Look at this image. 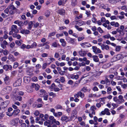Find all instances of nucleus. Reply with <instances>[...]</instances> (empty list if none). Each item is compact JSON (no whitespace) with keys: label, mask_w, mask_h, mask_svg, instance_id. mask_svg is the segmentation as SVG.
I'll return each mask as SVG.
<instances>
[{"label":"nucleus","mask_w":127,"mask_h":127,"mask_svg":"<svg viewBox=\"0 0 127 127\" xmlns=\"http://www.w3.org/2000/svg\"><path fill=\"white\" fill-rule=\"evenodd\" d=\"M9 103V100H6L2 103L1 106L0 107V109H2V112H4L6 110V107Z\"/></svg>","instance_id":"nucleus-1"},{"label":"nucleus","mask_w":127,"mask_h":127,"mask_svg":"<svg viewBox=\"0 0 127 127\" xmlns=\"http://www.w3.org/2000/svg\"><path fill=\"white\" fill-rule=\"evenodd\" d=\"M66 40L68 43L73 44H76L77 43L76 39L75 38H72L69 37H67L66 38Z\"/></svg>","instance_id":"nucleus-2"},{"label":"nucleus","mask_w":127,"mask_h":127,"mask_svg":"<svg viewBox=\"0 0 127 127\" xmlns=\"http://www.w3.org/2000/svg\"><path fill=\"white\" fill-rule=\"evenodd\" d=\"M77 111L76 109H74L71 112V119L72 120L76 118L77 116Z\"/></svg>","instance_id":"nucleus-3"},{"label":"nucleus","mask_w":127,"mask_h":127,"mask_svg":"<svg viewBox=\"0 0 127 127\" xmlns=\"http://www.w3.org/2000/svg\"><path fill=\"white\" fill-rule=\"evenodd\" d=\"M9 13L10 14L13 15L14 13V10L16 9L15 7L13 5L12 3H11L9 5Z\"/></svg>","instance_id":"nucleus-4"},{"label":"nucleus","mask_w":127,"mask_h":127,"mask_svg":"<svg viewBox=\"0 0 127 127\" xmlns=\"http://www.w3.org/2000/svg\"><path fill=\"white\" fill-rule=\"evenodd\" d=\"M12 89L11 88V87L9 86H7L4 89V90H2L1 91V93L2 94H3V92L5 91L6 92V93L7 94H9V93L11 91Z\"/></svg>","instance_id":"nucleus-5"},{"label":"nucleus","mask_w":127,"mask_h":127,"mask_svg":"<svg viewBox=\"0 0 127 127\" xmlns=\"http://www.w3.org/2000/svg\"><path fill=\"white\" fill-rule=\"evenodd\" d=\"M80 45L83 48H87L91 46V45L88 42H85L81 43Z\"/></svg>","instance_id":"nucleus-6"},{"label":"nucleus","mask_w":127,"mask_h":127,"mask_svg":"<svg viewBox=\"0 0 127 127\" xmlns=\"http://www.w3.org/2000/svg\"><path fill=\"white\" fill-rule=\"evenodd\" d=\"M92 49L93 52L95 54H97L101 52V51L96 46H93L92 47Z\"/></svg>","instance_id":"nucleus-7"},{"label":"nucleus","mask_w":127,"mask_h":127,"mask_svg":"<svg viewBox=\"0 0 127 127\" xmlns=\"http://www.w3.org/2000/svg\"><path fill=\"white\" fill-rule=\"evenodd\" d=\"M11 30L16 33H18L19 31L18 29L17 28V27L15 25H13L12 26Z\"/></svg>","instance_id":"nucleus-8"},{"label":"nucleus","mask_w":127,"mask_h":127,"mask_svg":"<svg viewBox=\"0 0 127 127\" xmlns=\"http://www.w3.org/2000/svg\"><path fill=\"white\" fill-rule=\"evenodd\" d=\"M19 120L18 118H15L12 119L10 122V124L12 126H15L18 123V120Z\"/></svg>","instance_id":"nucleus-9"},{"label":"nucleus","mask_w":127,"mask_h":127,"mask_svg":"<svg viewBox=\"0 0 127 127\" xmlns=\"http://www.w3.org/2000/svg\"><path fill=\"white\" fill-rule=\"evenodd\" d=\"M32 88L33 87L32 86V84L31 85H27L26 87L27 91L29 93H31L33 92Z\"/></svg>","instance_id":"nucleus-10"},{"label":"nucleus","mask_w":127,"mask_h":127,"mask_svg":"<svg viewBox=\"0 0 127 127\" xmlns=\"http://www.w3.org/2000/svg\"><path fill=\"white\" fill-rule=\"evenodd\" d=\"M13 110L12 108L11 107L9 108L8 109V111L6 112V114L7 115L11 116L13 115L12 112V111Z\"/></svg>","instance_id":"nucleus-11"},{"label":"nucleus","mask_w":127,"mask_h":127,"mask_svg":"<svg viewBox=\"0 0 127 127\" xmlns=\"http://www.w3.org/2000/svg\"><path fill=\"white\" fill-rule=\"evenodd\" d=\"M21 79H19L13 85L15 87L19 86L21 85Z\"/></svg>","instance_id":"nucleus-12"},{"label":"nucleus","mask_w":127,"mask_h":127,"mask_svg":"<svg viewBox=\"0 0 127 127\" xmlns=\"http://www.w3.org/2000/svg\"><path fill=\"white\" fill-rule=\"evenodd\" d=\"M75 95V96L76 97H79V96L81 98H82L84 96V94L82 93L80 91L77 94H76Z\"/></svg>","instance_id":"nucleus-13"},{"label":"nucleus","mask_w":127,"mask_h":127,"mask_svg":"<svg viewBox=\"0 0 127 127\" xmlns=\"http://www.w3.org/2000/svg\"><path fill=\"white\" fill-rule=\"evenodd\" d=\"M8 59L12 62H14L15 61L16 59L11 54H10L8 57Z\"/></svg>","instance_id":"nucleus-14"},{"label":"nucleus","mask_w":127,"mask_h":127,"mask_svg":"<svg viewBox=\"0 0 127 127\" xmlns=\"http://www.w3.org/2000/svg\"><path fill=\"white\" fill-rule=\"evenodd\" d=\"M58 13L61 15H64L65 13V10L62 8L59 9L58 11Z\"/></svg>","instance_id":"nucleus-15"},{"label":"nucleus","mask_w":127,"mask_h":127,"mask_svg":"<svg viewBox=\"0 0 127 127\" xmlns=\"http://www.w3.org/2000/svg\"><path fill=\"white\" fill-rule=\"evenodd\" d=\"M12 68V66L9 65H4L3 67V68L6 71H7L8 69L11 70Z\"/></svg>","instance_id":"nucleus-16"},{"label":"nucleus","mask_w":127,"mask_h":127,"mask_svg":"<svg viewBox=\"0 0 127 127\" xmlns=\"http://www.w3.org/2000/svg\"><path fill=\"white\" fill-rule=\"evenodd\" d=\"M79 53L80 56L84 57L85 56L87 52L86 51L81 50L79 51Z\"/></svg>","instance_id":"nucleus-17"},{"label":"nucleus","mask_w":127,"mask_h":127,"mask_svg":"<svg viewBox=\"0 0 127 127\" xmlns=\"http://www.w3.org/2000/svg\"><path fill=\"white\" fill-rule=\"evenodd\" d=\"M32 86L33 88H35V90L37 91L39 88L40 86L38 84H35L34 83H32Z\"/></svg>","instance_id":"nucleus-18"},{"label":"nucleus","mask_w":127,"mask_h":127,"mask_svg":"<svg viewBox=\"0 0 127 127\" xmlns=\"http://www.w3.org/2000/svg\"><path fill=\"white\" fill-rule=\"evenodd\" d=\"M20 110L19 109H17L16 110H13L12 112L13 115L14 117H15L18 114L20 113Z\"/></svg>","instance_id":"nucleus-19"},{"label":"nucleus","mask_w":127,"mask_h":127,"mask_svg":"<svg viewBox=\"0 0 127 127\" xmlns=\"http://www.w3.org/2000/svg\"><path fill=\"white\" fill-rule=\"evenodd\" d=\"M118 100L120 102V103H119V104L122 103H123L125 101L124 99L123 98V96L121 95H119L118 96Z\"/></svg>","instance_id":"nucleus-20"},{"label":"nucleus","mask_w":127,"mask_h":127,"mask_svg":"<svg viewBox=\"0 0 127 127\" xmlns=\"http://www.w3.org/2000/svg\"><path fill=\"white\" fill-rule=\"evenodd\" d=\"M101 95L100 94H99L98 95L96 94H90L89 95V96L90 97H99Z\"/></svg>","instance_id":"nucleus-21"},{"label":"nucleus","mask_w":127,"mask_h":127,"mask_svg":"<svg viewBox=\"0 0 127 127\" xmlns=\"http://www.w3.org/2000/svg\"><path fill=\"white\" fill-rule=\"evenodd\" d=\"M4 81L6 84H8L9 83L10 80L8 76H6L4 78Z\"/></svg>","instance_id":"nucleus-22"},{"label":"nucleus","mask_w":127,"mask_h":127,"mask_svg":"<svg viewBox=\"0 0 127 127\" xmlns=\"http://www.w3.org/2000/svg\"><path fill=\"white\" fill-rule=\"evenodd\" d=\"M68 117L65 116H63L61 119V120L62 121H65L67 122L68 121Z\"/></svg>","instance_id":"nucleus-23"},{"label":"nucleus","mask_w":127,"mask_h":127,"mask_svg":"<svg viewBox=\"0 0 127 127\" xmlns=\"http://www.w3.org/2000/svg\"><path fill=\"white\" fill-rule=\"evenodd\" d=\"M122 57V55L120 54H119L114 57V59H115L117 61L120 60Z\"/></svg>","instance_id":"nucleus-24"},{"label":"nucleus","mask_w":127,"mask_h":127,"mask_svg":"<svg viewBox=\"0 0 127 127\" xmlns=\"http://www.w3.org/2000/svg\"><path fill=\"white\" fill-rule=\"evenodd\" d=\"M94 61L96 62H99V59L97 56L94 55L92 56Z\"/></svg>","instance_id":"nucleus-25"},{"label":"nucleus","mask_w":127,"mask_h":127,"mask_svg":"<svg viewBox=\"0 0 127 127\" xmlns=\"http://www.w3.org/2000/svg\"><path fill=\"white\" fill-rule=\"evenodd\" d=\"M30 80V78L28 77L25 76L24 77V81L25 83H28Z\"/></svg>","instance_id":"nucleus-26"},{"label":"nucleus","mask_w":127,"mask_h":127,"mask_svg":"<svg viewBox=\"0 0 127 127\" xmlns=\"http://www.w3.org/2000/svg\"><path fill=\"white\" fill-rule=\"evenodd\" d=\"M70 77L72 79H77L79 78V76L78 75H74V74H71L70 75Z\"/></svg>","instance_id":"nucleus-27"},{"label":"nucleus","mask_w":127,"mask_h":127,"mask_svg":"<svg viewBox=\"0 0 127 127\" xmlns=\"http://www.w3.org/2000/svg\"><path fill=\"white\" fill-rule=\"evenodd\" d=\"M32 22L30 21L28 23V29L30 30L31 29L32 27Z\"/></svg>","instance_id":"nucleus-28"},{"label":"nucleus","mask_w":127,"mask_h":127,"mask_svg":"<svg viewBox=\"0 0 127 127\" xmlns=\"http://www.w3.org/2000/svg\"><path fill=\"white\" fill-rule=\"evenodd\" d=\"M12 36L13 37L16 38L18 39H19L21 37V36L20 35L16 33H13Z\"/></svg>","instance_id":"nucleus-29"},{"label":"nucleus","mask_w":127,"mask_h":127,"mask_svg":"<svg viewBox=\"0 0 127 127\" xmlns=\"http://www.w3.org/2000/svg\"><path fill=\"white\" fill-rule=\"evenodd\" d=\"M111 66V64L110 63H108L106 64H105L103 65L102 66V67L103 68L105 69Z\"/></svg>","instance_id":"nucleus-30"},{"label":"nucleus","mask_w":127,"mask_h":127,"mask_svg":"<svg viewBox=\"0 0 127 127\" xmlns=\"http://www.w3.org/2000/svg\"><path fill=\"white\" fill-rule=\"evenodd\" d=\"M66 2V1L64 2V0H60L58 2V3L59 5H64Z\"/></svg>","instance_id":"nucleus-31"},{"label":"nucleus","mask_w":127,"mask_h":127,"mask_svg":"<svg viewBox=\"0 0 127 127\" xmlns=\"http://www.w3.org/2000/svg\"><path fill=\"white\" fill-rule=\"evenodd\" d=\"M77 3V0H72L71 1V4L72 6H75L76 5Z\"/></svg>","instance_id":"nucleus-32"},{"label":"nucleus","mask_w":127,"mask_h":127,"mask_svg":"<svg viewBox=\"0 0 127 127\" xmlns=\"http://www.w3.org/2000/svg\"><path fill=\"white\" fill-rule=\"evenodd\" d=\"M22 42V40H16L15 41V43L17 45L20 46Z\"/></svg>","instance_id":"nucleus-33"},{"label":"nucleus","mask_w":127,"mask_h":127,"mask_svg":"<svg viewBox=\"0 0 127 127\" xmlns=\"http://www.w3.org/2000/svg\"><path fill=\"white\" fill-rule=\"evenodd\" d=\"M113 100L118 104H119V103H120V102L116 96H115L113 97Z\"/></svg>","instance_id":"nucleus-34"},{"label":"nucleus","mask_w":127,"mask_h":127,"mask_svg":"<svg viewBox=\"0 0 127 127\" xmlns=\"http://www.w3.org/2000/svg\"><path fill=\"white\" fill-rule=\"evenodd\" d=\"M4 112H2V109H0V119L3 118L4 115L3 113Z\"/></svg>","instance_id":"nucleus-35"},{"label":"nucleus","mask_w":127,"mask_h":127,"mask_svg":"<svg viewBox=\"0 0 127 127\" xmlns=\"http://www.w3.org/2000/svg\"><path fill=\"white\" fill-rule=\"evenodd\" d=\"M104 110L105 114H106V115H110L111 113L109 112V110L108 109L106 108Z\"/></svg>","instance_id":"nucleus-36"},{"label":"nucleus","mask_w":127,"mask_h":127,"mask_svg":"<svg viewBox=\"0 0 127 127\" xmlns=\"http://www.w3.org/2000/svg\"><path fill=\"white\" fill-rule=\"evenodd\" d=\"M121 46H116L115 48V50L116 52H119L120 51Z\"/></svg>","instance_id":"nucleus-37"},{"label":"nucleus","mask_w":127,"mask_h":127,"mask_svg":"<svg viewBox=\"0 0 127 127\" xmlns=\"http://www.w3.org/2000/svg\"><path fill=\"white\" fill-rule=\"evenodd\" d=\"M83 16V14H80L79 16H76L75 17V20H78V19H79L81 18Z\"/></svg>","instance_id":"nucleus-38"},{"label":"nucleus","mask_w":127,"mask_h":127,"mask_svg":"<svg viewBox=\"0 0 127 127\" xmlns=\"http://www.w3.org/2000/svg\"><path fill=\"white\" fill-rule=\"evenodd\" d=\"M40 94L42 95L41 96H44L45 95L46 92L45 91L43 90H40Z\"/></svg>","instance_id":"nucleus-39"},{"label":"nucleus","mask_w":127,"mask_h":127,"mask_svg":"<svg viewBox=\"0 0 127 127\" xmlns=\"http://www.w3.org/2000/svg\"><path fill=\"white\" fill-rule=\"evenodd\" d=\"M9 5L4 10V12L7 14H8L9 12Z\"/></svg>","instance_id":"nucleus-40"},{"label":"nucleus","mask_w":127,"mask_h":127,"mask_svg":"<svg viewBox=\"0 0 127 127\" xmlns=\"http://www.w3.org/2000/svg\"><path fill=\"white\" fill-rule=\"evenodd\" d=\"M112 89L110 87H108L107 89V92L108 94H110L112 92Z\"/></svg>","instance_id":"nucleus-41"},{"label":"nucleus","mask_w":127,"mask_h":127,"mask_svg":"<svg viewBox=\"0 0 127 127\" xmlns=\"http://www.w3.org/2000/svg\"><path fill=\"white\" fill-rule=\"evenodd\" d=\"M37 45V43L35 42H33L31 45L32 48H35Z\"/></svg>","instance_id":"nucleus-42"},{"label":"nucleus","mask_w":127,"mask_h":127,"mask_svg":"<svg viewBox=\"0 0 127 127\" xmlns=\"http://www.w3.org/2000/svg\"><path fill=\"white\" fill-rule=\"evenodd\" d=\"M75 27L77 30L79 31H81L83 30V29L82 28L79 27L78 26L75 25Z\"/></svg>","instance_id":"nucleus-43"},{"label":"nucleus","mask_w":127,"mask_h":127,"mask_svg":"<svg viewBox=\"0 0 127 127\" xmlns=\"http://www.w3.org/2000/svg\"><path fill=\"white\" fill-rule=\"evenodd\" d=\"M49 95L50 96H52L53 97H55L56 96V94L52 92H51L49 93Z\"/></svg>","instance_id":"nucleus-44"},{"label":"nucleus","mask_w":127,"mask_h":127,"mask_svg":"<svg viewBox=\"0 0 127 127\" xmlns=\"http://www.w3.org/2000/svg\"><path fill=\"white\" fill-rule=\"evenodd\" d=\"M54 120V121L52 123V124H55L57 125H60V123L59 121H56V119H55V120Z\"/></svg>","instance_id":"nucleus-45"},{"label":"nucleus","mask_w":127,"mask_h":127,"mask_svg":"<svg viewBox=\"0 0 127 127\" xmlns=\"http://www.w3.org/2000/svg\"><path fill=\"white\" fill-rule=\"evenodd\" d=\"M49 119L50 121H52V123L54 121L55 119L54 118V117L52 116H50L49 117Z\"/></svg>","instance_id":"nucleus-46"},{"label":"nucleus","mask_w":127,"mask_h":127,"mask_svg":"<svg viewBox=\"0 0 127 127\" xmlns=\"http://www.w3.org/2000/svg\"><path fill=\"white\" fill-rule=\"evenodd\" d=\"M88 90L87 88L86 87H84L81 90V91L84 92H86Z\"/></svg>","instance_id":"nucleus-47"},{"label":"nucleus","mask_w":127,"mask_h":127,"mask_svg":"<svg viewBox=\"0 0 127 127\" xmlns=\"http://www.w3.org/2000/svg\"><path fill=\"white\" fill-rule=\"evenodd\" d=\"M39 23L38 22H37L35 24H33V27L35 28H37L39 26Z\"/></svg>","instance_id":"nucleus-48"},{"label":"nucleus","mask_w":127,"mask_h":127,"mask_svg":"<svg viewBox=\"0 0 127 127\" xmlns=\"http://www.w3.org/2000/svg\"><path fill=\"white\" fill-rule=\"evenodd\" d=\"M116 88L117 89L118 91L120 92V93H119V94H122V90L121 89L120 87L119 86H116Z\"/></svg>","instance_id":"nucleus-49"},{"label":"nucleus","mask_w":127,"mask_h":127,"mask_svg":"<svg viewBox=\"0 0 127 127\" xmlns=\"http://www.w3.org/2000/svg\"><path fill=\"white\" fill-rule=\"evenodd\" d=\"M50 12L49 11H47L45 13V16L46 17H48L50 16Z\"/></svg>","instance_id":"nucleus-50"},{"label":"nucleus","mask_w":127,"mask_h":127,"mask_svg":"<svg viewBox=\"0 0 127 127\" xmlns=\"http://www.w3.org/2000/svg\"><path fill=\"white\" fill-rule=\"evenodd\" d=\"M47 65V64L46 63H45L43 64L42 66V69H45L46 68Z\"/></svg>","instance_id":"nucleus-51"},{"label":"nucleus","mask_w":127,"mask_h":127,"mask_svg":"<svg viewBox=\"0 0 127 127\" xmlns=\"http://www.w3.org/2000/svg\"><path fill=\"white\" fill-rule=\"evenodd\" d=\"M110 35L109 34H108L106 35H104L103 37L104 38L108 39L110 37Z\"/></svg>","instance_id":"nucleus-52"},{"label":"nucleus","mask_w":127,"mask_h":127,"mask_svg":"<svg viewBox=\"0 0 127 127\" xmlns=\"http://www.w3.org/2000/svg\"><path fill=\"white\" fill-rule=\"evenodd\" d=\"M3 54L4 55L6 56L7 55L8 53V51H7L6 50H5L3 51Z\"/></svg>","instance_id":"nucleus-53"},{"label":"nucleus","mask_w":127,"mask_h":127,"mask_svg":"<svg viewBox=\"0 0 127 127\" xmlns=\"http://www.w3.org/2000/svg\"><path fill=\"white\" fill-rule=\"evenodd\" d=\"M84 39V37L83 36L79 37L78 38V40L79 41H80Z\"/></svg>","instance_id":"nucleus-54"},{"label":"nucleus","mask_w":127,"mask_h":127,"mask_svg":"<svg viewBox=\"0 0 127 127\" xmlns=\"http://www.w3.org/2000/svg\"><path fill=\"white\" fill-rule=\"evenodd\" d=\"M79 23H80L81 24H78V25H86V22H85L83 21H80Z\"/></svg>","instance_id":"nucleus-55"},{"label":"nucleus","mask_w":127,"mask_h":127,"mask_svg":"<svg viewBox=\"0 0 127 127\" xmlns=\"http://www.w3.org/2000/svg\"><path fill=\"white\" fill-rule=\"evenodd\" d=\"M97 30L100 33H102L103 32V31L100 28V27H99L97 28Z\"/></svg>","instance_id":"nucleus-56"},{"label":"nucleus","mask_w":127,"mask_h":127,"mask_svg":"<svg viewBox=\"0 0 127 127\" xmlns=\"http://www.w3.org/2000/svg\"><path fill=\"white\" fill-rule=\"evenodd\" d=\"M91 110L95 111L96 110V108L95 106H93L91 107Z\"/></svg>","instance_id":"nucleus-57"},{"label":"nucleus","mask_w":127,"mask_h":127,"mask_svg":"<svg viewBox=\"0 0 127 127\" xmlns=\"http://www.w3.org/2000/svg\"><path fill=\"white\" fill-rule=\"evenodd\" d=\"M101 103L100 102L97 103H96V105L97 108H99L101 107Z\"/></svg>","instance_id":"nucleus-58"},{"label":"nucleus","mask_w":127,"mask_h":127,"mask_svg":"<svg viewBox=\"0 0 127 127\" xmlns=\"http://www.w3.org/2000/svg\"><path fill=\"white\" fill-rule=\"evenodd\" d=\"M56 33V32H53L50 33L49 35V36L50 37H51L52 36L54 35Z\"/></svg>","instance_id":"nucleus-59"},{"label":"nucleus","mask_w":127,"mask_h":127,"mask_svg":"<svg viewBox=\"0 0 127 127\" xmlns=\"http://www.w3.org/2000/svg\"><path fill=\"white\" fill-rule=\"evenodd\" d=\"M34 114L36 116H37L39 115V112L38 111L36 110L34 111Z\"/></svg>","instance_id":"nucleus-60"},{"label":"nucleus","mask_w":127,"mask_h":127,"mask_svg":"<svg viewBox=\"0 0 127 127\" xmlns=\"http://www.w3.org/2000/svg\"><path fill=\"white\" fill-rule=\"evenodd\" d=\"M30 120H31V124H33L34 123V121L33 117H31L30 118Z\"/></svg>","instance_id":"nucleus-61"},{"label":"nucleus","mask_w":127,"mask_h":127,"mask_svg":"<svg viewBox=\"0 0 127 127\" xmlns=\"http://www.w3.org/2000/svg\"><path fill=\"white\" fill-rule=\"evenodd\" d=\"M119 33L122 36H124L125 34L123 30H121L120 31H119Z\"/></svg>","instance_id":"nucleus-62"},{"label":"nucleus","mask_w":127,"mask_h":127,"mask_svg":"<svg viewBox=\"0 0 127 127\" xmlns=\"http://www.w3.org/2000/svg\"><path fill=\"white\" fill-rule=\"evenodd\" d=\"M80 82V80H79L78 81H76L74 84V86L75 87L77 86Z\"/></svg>","instance_id":"nucleus-63"},{"label":"nucleus","mask_w":127,"mask_h":127,"mask_svg":"<svg viewBox=\"0 0 127 127\" xmlns=\"http://www.w3.org/2000/svg\"><path fill=\"white\" fill-rule=\"evenodd\" d=\"M121 86L123 89H125L127 87V84H122L121 85Z\"/></svg>","instance_id":"nucleus-64"}]
</instances>
